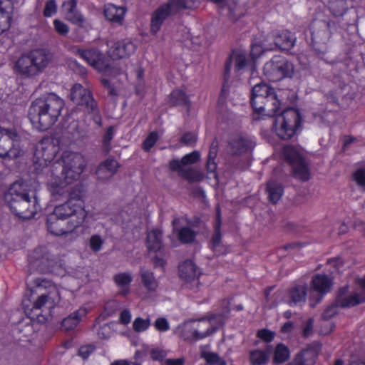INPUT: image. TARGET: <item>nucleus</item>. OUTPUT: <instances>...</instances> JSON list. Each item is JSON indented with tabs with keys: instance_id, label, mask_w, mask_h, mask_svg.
Masks as SVG:
<instances>
[{
	"instance_id": "20",
	"label": "nucleus",
	"mask_w": 365,
	"mask_h": 365,
	"mask_svg": "<svg viewBox=\"0 0 365 365\" xmlns=\"http://www.w3.org/2000/svg\"><path fill=\"white\" fill-rule=\"evenodd\" d=\"M48 231L53 235L61 236L71 233L76 229H70V222L53 211L48 215L46 220Z\"/></svg>"
},
{
	"instance_id": "3",
	"label": "nucleus",
	"mask_w": 365,
	"mask_h": 365,
	"mask_svg": "<svg viewBox=\"0 0 365 365\" xmlns=\"http://www.w3.org/2000/svg\"><path fill=\"white\" fill-rule=\"evenodd\" d=\"M34 287L39 295L34 302L32 307L26 304V301L23 302V304L26 309V312L30 310L41 311L36 314V316L43 313L50 314L51 311L60 302V293L57 287L50 280L41 277L36 278L33 280Z\"/></svg>"
},
{
	"instance_id": "21",
	"label": "nucleus",
	"mask_w": 365,
	"mask_h": 365,
	"mask_svg": "<svg viewBox=\"0 0 365 365\" xmlns=\"http://www.w3.org/2000/svg\"><path fill=\"white\" fill-rule=\"evenodd\" d=\"M321 349V344L314 341L299 353L289 365H314Z\"/></svg>"
},
{
	"instance_id": "16",
	"label": "nucleus",
	"mask_w": 365,
	"mask_h": 365,
	"mask_svg": "<svg viewBox=\"0 0 365 365\" xmlns=\"http://www.w3.org/2000/svg\"><path fill=\"white\" fill-rule=\"evenodd\" d=\"M29 262L31 269L41 273L53 271L56 264L55 258L45 247H38L29 255Z\"/></svg>"
},
{
	"instance_id": "10",
	"label": "nucleus",
	"mask_w": 365,
	"mask_h": 365,
	"mask_svg": "<svg viewBox=\"0 0 365 365\" xmlns=\"http://www.w3.org/2000/svg\"><path fill=\"white\" fill-rule=\"evenodd\" d=\"M71 99L78 106H81L85 112L93 115L94 122L101 125V116L97 102L93 97L91 91L79 83L75 84L71 91Z\"/></svg>"
},
{
	"instance_id": "4",
	"label": "nucleus",
	"mask_w": 365,
	"mask_h": 365,
	"mask_svg": "<svg viewBox=\"0 0 365 365\" xmlns=\"http://www.w3.org/2000/svg\"><path fill=\"white\" fill-rule=\"evenodd\" d=\"M251 104L255 112L267 116L275 115L280 108L274 89L262 83H257L252 87Z\"/></svg>"
},
{
	"instance_id": "1",
	"label": "nucleus",
	"mask_w": 365,
	"mask_h": 365,
	"mask_svg": "<svg viewBox=\"0 0 365 365\" xmlns=\"http://www.w3.org/2000/svg\"><path fill=\"white\" fill-rule=\"evenodd\" d=\"M4 200L11 211L18 217L30 220L40 210L36 193L28 190L22 181L11 184L4 194Z\"/></svg>"
},
{
	"instance_id": "7",
	"label": "nucleus",
	"mask_w": 365,
	"mask_h": 365,
	"mask_svg": "<svg viewBox=\"0 0 365 365\" xmlns=\"http://www.w3.org/2000/svg\"><path fill=\"white\" fill-rule=\"evenodd\" d=\"M87 162L79 153H66L62 158V165L61 163H55L53 167L57 172L58 167H61V173H58L63 180L68 182L73 183L81 178L82 173L86 169Z\"/></svg>"
},
{
	"instance_id": "51",
	"label": "nucleus",
	"mask_w": 365,
	"mask_h": 365,
	"mask_svg": "<svg viewBox=\"0 0 365 365\" xmlns=\"http://www.w3.org/2000/svg\"><path fill=\"white\" fill-rule=\"evenodd\" d=\"M354 180L357 185L361 187L365 191V170L359 169L354 173Z\"/></svg>"
},
{
	"instance_id": "12",
	"label": "nucleus",
	"mask_w": 365,
	"mask_h": 365,
	"mask_svg": "<svg viewBox=\"0 0 365 365\" xmlns=\"http://www.w3.org/2000/svg\"><path fill=\"white\" fill-rule=\"evenodd\" d=\"M283 155L292 168L293 175L302 181L309 179V170L302 154L293 146L287 145L283 149Z\"/></svg>"
},
{
	"instance_id": "13",
	"label": "nucleus",
	"mask_w": 365,
	"mask_h": 365,
	"mask_svg": "<svg viewBox=\"0 0 365 365\" xmlns=\"http://www.w3.org/2000/svg\"><path fill=\"white\" fill-rule=\"evenodd\" d=\"M19 135L15 129L0 127V157L16 158L19 155Z\"/></svg>"
},
{
	"instance_id": "18",
	"label": "nucleus",
	"mask_w": 365,
	"mask_h": 365,
	"mask_svg": "<svg viewBox=\"0 0 365 365\" xmlns=\"http://www.w3.org/2000/svg\"><path fill=\"white\" fill-rule=\"evenodd\" d=\"M255 145V142L251 138L236 135L229 141L228 151L232 155H242L252 152Z\"/></svg>"
},
{
	"instance_id": "29",
	"label": "nucleus",
	"mask_w": 365,
	"mask_h": 365,
	"mask_svg": "<svg viewBox=\"0 0 365 365\" xmlns=\"http://www.w3.org/2000/svg\"><path fill=\"white\" fill-rule=\"evenodd\" d=\"M275 46L281 50L289 51L294 46L296 38L288 31H279L272 34Z\"/></svg>"
},
{
	"instance_id": "49",
	"label": "nucleus",
	"mask_w": 365,
	"mask_h": 365,
	"mask_svg": "<svg viewBox=\"0 0 365 365\" xmlns=\"http://www.w3.org/2000/svg\"><path fill=\"white\" fill-rule=\"evenodd\" d=\"M200 159V153L197 151H193L185 155L182 158V163L183 165L194 164Z\"/></svg>"
},
{
	"instance_id": "42",
	"label": "nucleus",
	"mask_w": 365,
	"mask_h": 365,
	"mask_svg": "<svg viewBox=\"0 0 365 365\" xmlns=\"http://www.w3.org/2000/svg\"><path fill=\"white\" fill-rule=\"evenodd\" d=\"M329 7L331 12L336 16H341L347 10V4L346 0H330Z\"/></svg>"
},
{
	"instance_id": "33",
	"label": "nucleus",
	"mask_w": 365,
	"mask_h": 365,
	"mask_svg": "<svg viewBox=\"0 0 365 365\" xmlns=\"http://www.w3.org/2000/svg\"><path fill=\"white\" fill-rule=\"evenodd\" d=\"M147 245L150 250L157 252L163 247V232L160 230H153L148 233Z\"/></svg>"
},
{
	"instance_id": "28",
	"label": "nucleus",
	"mask_w": 365,
	"mask_h": 365,
	"mask_svg": "<svg viewBox=\"0 0 365 365\" xmlns=\"http://www.w3.org/2000/svg\"><path fill=\"white\" fill-rule=\"evenodd\" d=\"M13 11L11 0H0V35L10 28Z\"/></svg>"
},
{
	"instance_id": "64",
	"label": "nucleus",
	"mask_w": 365,
	"mask_h": 365,
	"mask_svg": "<svg viewBox=\"0 0 365 365\" xmlns=\"http://www.w3.org/2000/svg\"><path fill=\"white\" fill-rule=\"evenodd\" d=\"M131 320V313L128 309H124L121 312L119 317V321L123 324H128Z\"/></svg>"
},
{
	"instance_id": "36",
	"label": "nucleus",
	"mask_w": 365,
	"mask_h": 365,
	"mask_svg": "<svg viewBox=\"0 0 365 365\" xmlns=\"http://www.w3.org/2000/svg\"><path fill=\"white\" fill-rule=\"evenodd\" d=\"M267 192L269 200L272 203L275 204L281 199L284 192V188L280 183L271 180L267 182Z\"/></svg>"
},
{
	"instance_id": "53",
	"label": "nucleus",
	"mask_w": 365,
	"mask_h": 365,
	"mask_svg": "<svg viewBox=\"0 0 365 365\" xmlns=\"http://www.w3.org/2000/svg\"><path fill=\"white\" fill-rule=\"evenodd\" d=\"M57 6L55 0H48L46 3L43 10V14L46 17H50L56 12Z\"/></svg>"
},
{
	"instance_id": "39",
	"label": "nucleus",
	"mask_w": 365,
	"mask_h": 365,
	"mask_svg": "<svg viewBox=\"0 0 365 365\" xmlns=\"http://www.w3.org/2000/svg\"><path fill=\"white\" fill-rule=\"evenodd\" d=\"M140 276L142 282L146 289L150 291H155L158 288V282L154 277L153 273L152 272L144 267H141Z\"/></svg>"
},
{
	"instance_id": "47",
	"label": "nucleus",
	"mask_w": 365,
	"mask_h": 365,
	"mask_svg": "<svg viewBox=\"0 0 365 365\" xmlns=\"http://www.w3.org/2000/svg\"><path fill=\"white\" fill-rule=\"evenodd\" d=\"M158 140V135L156 132L150 133L145 139L143 143V149L148 152L154 146Z\"/></svg>"
},
{
	"instance_id": "40",
	"label": "nucleus",
	"mask_w": 365,
	"mask_h": 365,
	"mask_svg": "<svg viewBox=\"0 0 365 365\" xmlns=\"http://www.w3.org/2000/svg\"><path fill=\"white\" fill-rule=\"evenodd\" d=\"M200 356L208 365H227L226 361L217 353L202 351Z\"/></svg>"
},
{
	"instance_id": "25",
	"label": "nucleus",
	"mask_w": 365,
	"mask_h": 365,
	"mask_svg": "<svg viewBox=\"0 0 365 365\" xmlns=\"http://www.w3.org/2000/svg\"><path fill=\"white\" fill-rule=\"evenodd\" d=\"M135 51V44L130 40H123L115 42L109 50V54L113 59L127 58Z\"/></svg>"
},
{
	"instance_id": "50",
	"label": "nucleus",
	"mask_w": 365,
	"mask_h": 365,
	"mask_svg": "<svg viewBox=\"0 0 365 365\" xmlns=\"http://www.w3.org/2000/svg\"><path fill=\"white\" fill-rule=\"evenodd\" d=\"M89 244L91 249L93 252H96L101 249V247L103 244V240L99 235H94L90 238Z\"/></svg>"
},
{
	"instance_id": "46",
	"label": "nucleus",
	"mask_w": 365,
	"mask_h": 365,
	"mask_svg": "<svg viewBox=\"0 0 365 365\" xmlns=\"http://www.w3.org/2000/svg\"><path fill=\"white\" fill-rule=\"evenodd\" d=\"M150 326V319L149 318L143 319L137 317L133 323V329L136 332H142L147 330Z\"/></svg>"
},
{
	"instance_id": "6",
	"label": "nucleus",
	"mask_w": 365,
	"mask_h": 365,
	"mask_svg": "<svg viewBox=\"0 0 365 365\" xmlns=\"http://www.w3.org/2000/svg\"><path fill=\"white\" fill-rule=\"evenodd\" d=\"M83 193L80 188L73 190L64 203L56 206L53 212L70 222V229H76L84 222L87 213L82 200Z\"/></svg>"
},
{
	"instance_id": "43",
	"label": "nucleus",
	"mask_w": 365,
	"mask_h": 365,
	"mask_svg": "<svg viewBox=\"0 0 365 365\" xmlns=\"http://www.w3.org/2000/svg\"><path fill=\"white\" fill-rule=\"evenodd\" d=\"M182 177L190 182H200L205 178L204 174L200 170L194 168H185L182 170Z\"/></svg>"
},
{
	"instance_id": "17",
	"label": "nucleus",
	"mask_w": 365,
	"mask_h": 365,
	"mask_svg": "<svg viewBox=\"0 0 365 365\" xmlns=\"http://www.w3.org/2000/svg\"><path fill=\"white\" fill-rule=\"evenodd\" d=\"M73 52L78 55L88 64L101 72H106L109 69V65L106 62V59L97 49L90 48L83 50L73 47Z\"/></svg>"
},
{
	"instance_id": "37",
	"label": "nucleus",
	"mask_w": 365,
	"mask_h": 365,
	"mask_svg": "<svg viewBox=\"0 0 365 365\" xmlns=\"http://www.w3.org/2000/svg\"><path fill=\"white\" fill-rule=\"evenodd\" d=\"M114 282L120 287V293L125 295L129 292V287L132 282V277L129 273H119L113 277Z\"/></svg>"
},
{
	"instance_id": "9",
	"label": "nucleus",
	"mask_w": 365,
	"mask_h": 365,
	"mask_svg": "<svg viewBox=\"0 0 365 365\" xmlns=\"http://www.w3.org/2000/svg\"><path fill=\"white\" fill-rule=\"evenodd\" d=\"M300 123L301 116L299 111L294 108H288L276 115L273 130L279 138L289 140L294 135Z\"/></svg>"
},
{
	"instance_id": "61",
	"label": "nucleus",
	"mask_w": 365,
	"mask_h": 365,
	"mask_svg": "<svg viewBox=\"0 0 365 365\" xmlns=\"http://www.w3.org/2000/svg\"><path fill=\"white\" fill-rule=\"evenodd\" d=\"M119 307L118 302L113 300L108 302L105 305V312L107 316H111Z\"/></svg>"
},
{
	"instance_id": "44",
	"label": "nucleus",
	"mask_w": 365,
	"mask_h": 365,
	"mask_svg": "<svg viewBox=\"0 0 365 365\" xmlns=\"http://www.w3.org/2000/svg\"><path fill=\"white\" fill-rule=\"evenodd\" d=\"M289 357V349L282 344H278L274 351L273 361L274 363L281 364L286 361Z\"/></svg>"
},
{
	"instance_id": "11",
	"label": "nucleus",
	"mask_w": 365,
	"mask_h": 365,
	"mask_svg": "<svg viewBox=\"0 0 365 365\" xmlns=\"http://www.w3.org/2000/svg\"><path fill=\"white\" fill-rule=\"evenodd\" d=\"M294 72L293 63L281 56H274L264 66V73L271 81L291 78Z\"/></svg>"
},
{
	"instance_id": "31",
	"label": "nucleus",
	"mask_w": 365,
	"mask_h": 365,
	"mask_svg": "<svg viewBox=\"0 0 365 365\" xmlns=\"http://www.w3.org/2000/svg\"><path fill=\"white\" fill-rule=\"evenodd\" d=\"M312 285L314 291L321 294V297L329 292L332 282L331 279L325 274H317L312 280Z\"/></svg>"
},
{
	"instance_id": "34",
	"label": "nucleus",
	"mask_w": 365,
	"mask_h": 365,
	"mask_svg": "<svg viewBox=\"0 0 365 365\" xmlns=\"http://www.w3.org/2000/svg\"><path fill=\"white\" fill-rule=\"evenodd\" d=\"M270 358V350L256 349L250 351L249 360L251 365H264Z\"/></svg>"
},
{
	"instance_id": "54",
	"label": "nucleus",
	"mask_w": 365,
	"mask_h": 365,
	"mask_svg": "<svg viewBox=\"0 0 365 365\" xmlns=\"http://www.w3.org/2000/svg\"><path fill=\"white\" fill-rule=\"evenodd\" d=\"M154 327L159 331H166L170 329L169 322L164 317L158 318L154 322Z\"/></svg>"
},
{
	"instance_id": "57",
	"label": "nucleus",
	"mask_w": 365,
	"mask_h": 365,
	"mask_svg": "<svg viewBox=\"0 0 365 365\" xmlns=\"http://www.w3.org/2000/svg\"><path fill=\"white\" fill-rule=\"evenodd\" d=\"M95 346L89 344L79 348L78 355L83 359H86L95 351Z\"/></svg>"
},
{
	"instance_id": "23",
	"label": "nucleus",
	"mask_w": 365,
	"mask_h": 365,
	"mask_svg": "<svg viewBox=\"0 0 365 365\" xmlns=\"http://www.w3.org/2000/svg\"><path fill=\"white\" fill-rule=\"evenodd\" d=\"M215 316L211 317L209 319H201L198 320H193L195 328L196 329L197 339H203L215 332L218 327L223 324L222 317L218 320V326H215Z\"/></svg>"
},
{
	"instance_id": "30",
	"label": "nucleus",
	"mask_w": 365,
	"mask_h": 365,
	"mask_svg": "<svg viewBox=\"0 0 365 365\" xmlns=\"http://www.w3.org/2000/svg\"><path fill=\"white\" fill-rule=\"evenodd\" d=\"M125 10L123 7L116 6L114 4H107L104 9V15L107 20L110 22L121 25Z\"/></svg>"
},
{
	"instance_id": "62",
	"label": "nucleus",
	"mask_w": 365,
	"mask_h": 365,
	"mask_svg": "<svg viewBox=\"0 0 365 365\" xmlns=\"http://www.w3.org/2000/svg\"><path fill=\"white\" fill-rule=\"evenodd\" d=\"M339 305L336 304H331L329 307H328L324 312L322 314V317L324 319H329L331 317H333L337 312V307Z\"/></svg>"
},
{
	"instance_id": "35",
	"label": "nucleus",
	"mask_w": 365,
	"mask_h": 365,
	"mask_svg": "<svg viewBox=\"0 0 365 365\" xmlns=\"http://www.w3.org/2000/svg\"><path fill=\"white\" fill-rule=\"evenodd\" d=\"M180 331V336L187 341H196L197 335L196 329L193 323V320H188L183 323V324L178 327Z\"/></svg>"
},
{
	"instance_id": "27",
	"label": "nucleus",
	"mask_w": 365,
	"mask_h": 365,
	"mask_svg": "<svg viewBox=\"0 0 365 365\" xmlns=\"http://www.w3.org/2000/svg\"><path fill=\"white\" fill-rule=\"evenodd\" d=\"M180 218L175 217L172 222L173 233L176 234L177 238L182 244H191L195 240L197 233L190 227L184 226L178 227Z\"/></svg>"
},
{
	"instance_id": "56",
	"label": "nucleus",
	"mask_w": 365,
	"mask_h": 365,
	"mask_svg": "<svg viewBox=\"0 0 365 365\" xmlns=\"http://www.w3.org/2000/svg\"><path fill=\"white\" fill-rule=\"evenodd\" d=\"M53 25L56 31L61 35L66 36L69 32L68 25L60 20H54Z\"/></svg>"
},
{
	"instance_id": "48",
	"label": "nucleus",
	"mask_w": 365,
	"mask_h": 365,
	"mask_svg": "<svg viewBox=\"0 0 365 365\" xmlns=\"http://www.w3.org/2000/svg\"><path fill=\"white\" fill-rule=\"evenodd\" d=\"M197 140V136L195 133L187 132L182 135L180 141L187 146H194Z\"/></svg>"
},
{
	"instance_id": "19",
	"label": "nucleus",
	"mask_w": 365,
	"mask_h": 365,
	"mask_svg": "<svg viewBox=\"0 0 365 365\" xmlns=\"http://www.w3.org/2000/svg\"><path fill=\"white\" fill-rule=\"evenodd\" d=\"M180 278L190 289H195L198 286V274L197 267L192 260L187 259L178 267Z\"/></svg>"
},
{
	"instance_id": "58",
	"label": "nucleus",
	"mask_w": 365,
	"mask_h": 365,
	"mask_svg": "<svg viewBox=\"0 0 365 365\" xmlns=\"http://www.w3.org/2000/svg\"><path fill=\"white\" fill-rule=\"evenodd\" d=\"M235 62V69L239 71L246 66V56L243 53H237L233 56Z\"/></svg>"
},
{
	"instance_id": "52",
	"label": "nucleus",
	"mask_w": 365,
	"mask_h": 365,
	"mask_svg": "<svg viewBox=\"0 0 365 365\" xmlns=\"http://www.w3.org/2000/svg\"><path fill=\"white\" fill-rule=\"evenodd\" d=\"M114 130L112 126H110L104 136H103V148L106 150V153H108L110 150V142L113 138Z\"/></svg>"
},
{
	"instance_id": "55",
	"label": "nucleus",
	"mask_w": 365,
	"mask_h": 365,
	"mask_svg": "<svg viewBox=\"0 0 365 365\" xmlns=\"http://www.w3.org/2000/svg\"><path fill=\"white\" fill-rule=\"evenodd\" d=\"M314 319L309 318L302 325V335L304 337L311 336L313 333Z\"/></svg>"
},
{
	"instance_id": "26",
	"label": "nucleus",
	"mask_w": 365,
	"mask_h": 365,
	"mask_svg": "<svg viewBox=\"0 0 365 365\" xmlns=\"http://www.w3.org/2000/svg\"><path fill=\"white\" fill-rule=\"evenodd\" d=\"M78 0H67L63 3L66 19L80 27L83 26L85 19L77 9Z\"/></svg>"
},
{
	"instance_id": "15",
	"label": "nucleus",
	"mask_w": 365,
	"mask_h": 365,
	"mask_svg": "<svg viewBox=\"0 0 365 365\" xmlns=\"http://www.w3.org/2000/svg\"><path fill=\"white\" fill-rule=\"evenodd\" d=\"M330 21H317L312 25V40L314 49L320 53H324L327 51V42L331 33Z\"/></svg>"
},
{
	"instance_id": "24",
	"label": "nucleus",
	"mask_w": 365,
	"mask_h": 365,
	"mask_svg": "<svg viewBox=\"0 0 365 365\" xmlns=\"http://www.w3.org/2000/svg\"><path fill=\"white\" fill-rule=\"evenodd\" d=\"M119 164L116 160L108 158L98 166L96 175L97 180L102 182L109 180L118 171Z\"/></svg>"
},
{
	"instance_id": "60",
	"label": "nucleus",
	"mask_w": 365,
	"mask_h": 365,
	"mask_svg": "<svg viewBox=\"0 0 365 365\" xmlns=\"http://www.w3.org/2000/svg\"><path fill=\"white\" fill-rule=\"evenodd\" d=\"M111 329L108 324H103L98 330V336L100 339H108L111 335Z\"/></svg>"
},
{
	"instance_id": "63",
	"label": "nucleus",
	"mask_w": 365,
	"mask_h": 365,
	"mask_svg": "<svg viewBox=\"0 0 365 365\" xmlns=\"http://www.w3.org/2000/svg\"><path fill=\"white\" fill-rule=\"evenodd\" d=\"M165 356V353L161 349L155 348L150 351V357L153 360L160 361V360H163Z\"/></svg>"
},
{
	"instance_id": "32",
	"label": "nucleus",
	"mask_w": 365,
	"mask_h": 365,
	"mask_svg": "<svg viewBox=\"0 0 365 365\" xmlns=\"http://www.w3.org/2000/svg\"><path fill=\"white\" fill-rule=\"evenodd\" d=\"M86 314L87 310L86 308H80L62 321L61 328L65 331L73 329L76 327L81 318L85 317Z\"/></svg>"
},
{
	"instance_id": "14",
	"label": "nucleus",
	"mask_w": 365,
	"mask_h": 365,
	"mask_svg": "<svg viewBox=\"0 0 365 365\" xmlns=\"http://www.w3.org/2000/svg\"><path fill=\"white\" fill-rule=\"evenodd\" d=\"M365 302V278L359 282V287L349 292L348 287H344L339 291L336 303L341 307H350Z\"/></svg>"
},
{
	"instance_id": "59",
	"label": "nucleus",
	"mask_w": 365,
	"mask_h": 365,
	"mask_svg": "<svg viewBox=\"0 0 365 365\" xmlns=\"http://www.w3.org/2000/svg\"><path fill=\"white\" fill-rule=\"evenodd\" d=\"M257 336L265 342H270L273 340L274 334L268 329H261L257 331Z\"/></svg>"
},
{
	"instance_id": "41",
	"label": "nucleus",
	"mask_w": 365,
	"mask_h": 365,
	"mask_svg": "<svg viewBox=\"0 0 365 365\" xmlns=\"http://www.w3.org/2000/svg\"><path fill=\"white\" fill-rule=\"evenodd\" d=\"M221 216L220 209L217 210V219L215 223V231L212 235L211 239V245L212 250H216L220 245L221 242V233H220V227H221Z\"/></svg>"
},
{
	"instance_id": "45",
	"label": "nucleus",
	"mask_w": 365,
	"mask_h": 365,
	"mask_svg": "<svg viewBox=\"0 0 365 365\" xmlns=\"http://www.w3.org/2000/svg\"><path fill=\"white\" fill-rule=\"evenodd\" d=\"M169 101L172 106H187L188 104L187 96L180 90L173 91L170 93Z\"/></svg>"
},
{
	"instance_id": "8",
	"label": "nucleus",
	"mask_w": 365,
	"mask_h": 365,
	"mask_svg": "<svg viewBox=\"0 0 365 365\" xmlns=\"http://www.w3.org/2000/svg\"><path fill=\"white\" fill-rule=\"evenodd\" d=\"M194 2L186 0H168L159 6L151 14L150 32L155 34L164 21L182 9H192Z\"/></svg>"
},
{
	"instance_id": "22",
	"label": "nucleus",
	"mask_w": 365,
	"mask_h": 365,
	"mask_svg": "<svg viewBox=\"0 0 365 365\" xmlns=\"http://www.w3.org/2000/svg\"><path fill=\"white\" fill-rule=\"evenodd\" d=\"M52 174L53 178L49 185V190L52 197L55 200H63L68 197L70 198V193L73 191H70L68 185L71 183L66 182L63 178L59 175L58 172L54 171V170H53Z\"/></svg>"
},
{
	"instance_id": "2",
	"label": "nucleus",
	"mask_w": 365,
	"mask_h": 365,
	"mask_svg": "<svg viewBox=\"0 0 365 365\" xmlns=\"http://www.w3.org/2000/svg\"><path fill=\"white\" fill-rule=\"evenodd\" d=\"M63 106L62 98L54 93H49L31 103L29 118L36 129L44 131L56 123Z\"/></svg>"
},
{
	"instance_id": "38",
	"label": "nucleus",
	"mask_w": 365,
	"mask_h": 365,
	"mask_svg": "<svg viewBox=\"0 0 365 365\" xmlns=\"http://www.w3.org/2000/svg\"><path fill=\"white\" fill-rule=\"evenodd\" d=\"M307 296V287L304 285H297L293 287L289 291V304H297L304 302Z\"/></svg>"
},
{
	"instance_id": "5",
	"label": "nucleus",
	"mask_w": 365,
	"mask_h": 365,
	"mask_svg": "<svg viewBox=\"0 0 365 365\" xmlns=\"http://www.w3.org/2000/svg\"><path fill=\"white\" fill-rule=\"evenodd\" d=\"M52 54L46 49H34L16 61L14 69L19 74L29 77L42 73L52 62Z\"/></svg>"
}]
</instances>
